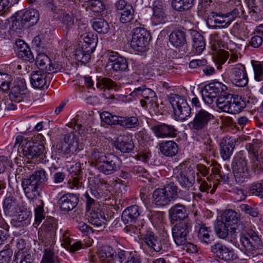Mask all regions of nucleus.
I'll return each mask as SVG.
<instances>
[{"mask_svg":"<svg viewBox=\"0 0 263 263\" xmlns=\"http://www.w3.org/2000/svg\"><path fill=\"white\" fill-rule=\"evenodd\" d=\"M245 2L252 19L254 21L260 20L261 18V14L257 2L255 0H245Z\"/></svg>","mask_w":263,"mask_h":263,"instance_id":"nucleus-35","label":"nucleus"},{"mask_svg":"<svg viewBox=\"0 0 263 263\" xmlns=\"http://www.w3.org/2000/svg\"><path fill=\"white\" fill-rule=\"evenodd\" d=\"M224 245L221 242H217L211 246V251L217 257L219 256V253H221Z\"/></svg>","mask_w":263,"mask_h":263,"instance_id":"nucleus-63","label":"nucleus"},{"mask_svg":"<svg viewBox=\"0 0 263 263\" xmlns=\"http://www.w3.org/2000/svg\"><path fill=\"white\" fill-rule=\"evenodd\" d=\"M263 39L261 36L256 35L251 38L250 45L254 48L259 47L262 43Z\"/></svg>","mask_w":263,"mask_h":263,"instance_id":"nucleus-64","label":"nucleus"},{"mask_svg":"<svg viewBox=\"0 0 263 263\" xmlns=\"http://www.w3.org/2000/svg\"><path fill=\"white\" fill-rule=\"evenodd\" d=\"M195 0H172L173 8L178 11H184L190 9L194 5Z\"/></svg>","mask_w":263,"mask_h":263,"instance_id":"nucleus-36","label":"nucleus"},{"mask_svg":"<svg viewBox=\"0 0 263 263\" xmlns=\"http://www.w3.org/2000/svg\"><path fill=\"white\" fill-rule=\"evenodd\" d=\"M251 64L254 72V78L257 82L263 81V62L251 60Z\"/></svg>","mask_w":263,"mask_h":263,"instance_id":"nucleus-42","label":"nucleus"},{"mask_svg":"<svg viewBox=\"0 0 263 263\" xmlns=\"http://www.w3.org/2000/svg\"><path fill=\"white\" fill-rule=\"evenodd\" d=\"M170 102L174 110L175 119L177 120H185L191 113V108L186 101L181 96L177 94H171Z\"/></svg>","mask_w":263,"mask_h":263,"instance_id":"nucleus-7","label":"nucleus"},{"mask_svg":"<svg viewBox=\"0 0 263 263\" xmlns=\"http://www.w3.org/2000/svg\"><path fill=\"white\" fill-rule=\"evenodd\" d=\"M50 59L44 53L38 54L35 59V64L37 66L45 71V66L50 64Z\"/></svg>","mask_w":263,"mask_h":263,"instance_id":"nucleus-50","label":"nucleus"},{"mask_svg":"<svg viewBox=\"0 0 263 263\" xmlns=\"http://www.w3.org/2000/svg\"><path fill=\"white\" fill-rule=\"evenodd\" d=\"M39 16V13L37 10L30 9L24 12L22 15V20L26 23H28V26H31L34 25L38 22Z\"/></svg>","mask_w":263,"mask_h":263,"instance_id":"nucleus-33","label":"nucleus"},{"mask_svg":"<svg viewBox=\"0 0 263 263\" xmlns=\"http://www.w3.org/2000/svg\"><path fill=\"white\" fill-rule=\"evenodd\" d=\"M93 28L101 34H106L110 30L108 23L103 18H97L92 23Z\"/></svg>","mask_w":263,"mask_h":263,"instance_id":"nucleus-37","label":"nucleus"},{"mask_svg":"<svg viewBox=\"0 0 263 263\" xmlns=\"http://www.w3.org/2000/svg\"><path fill=\"white\" fill-rule=\"evenodd\" d=\"M159 149L163 155L167 157H173L178 152V146L173 141H166L159 144Z\"/></svg>","mask_w":263,"mask_h":263,"instance_id":"nucleus-26","label":"nucleus"},{"mask_svg":"<svg viewBox=\"0 0 263 263\" xmlns=\"http://www.w3.org/2000/svg\"><path fill=\"white\" fill-rule=\"evenodd\" d=\"M80 43L79 44L80 47L85 50V52H93L96 48L97 43V38L91 33H85L81 35Z\"/></svg>","mask_w":263,"mask_h":263,"instance_id":"nucleus-24","label":"nucleus"},{"mask_svg":"<svg viewBox=\"0 0 263 263\" xmlns=\"http://www.w3.org/2000/svg\"><path fill=\"white\" fill-rule=\"evenodd\" d=\"M150 39L149 32L144 28L136 27L133 30L130 45L135 50L142 52L149 45Z\"/></svg>","mask_w":263,"mask_h":263,"instance_id":"nucleus-13","label":"nucleus"},{"mask_svg":"<svg viewBox=\"0 0 263 263\" xmlns=\"http://www.w3.org/2000/svg\"><path fill=\"white\" fill-rule=\"evenodd\" d=\"M78 201V197L73 194L63 195L58 201L61 210L67 212L73 210L77 206Z\"/></svg>","mask_w":263,"mask_h":263,"instance_id":"nucleus-23","label":"nucleus"},{"mask_svg":"<svg viewBox=\"0 0 263 263\" xmlns=\"http://www.w3.org/2000/svg\"><path fill=\"white\" fill-rule=\"evenodd\" d=\"M171 223L174 224L172 229L174 240L177 246L184 245L186 242L187 236L191 230V221L187 215L179 216L170 215Z\"/></svg>","mask_w":263,"mask_h":263,"instance_id":"nucleus-2","label":"nucleus"},{"mask_svg":"<svg viewBox=\"0 0 263 263\" xmlns=\"http://www.w3.org/2000/svg\"><path fill=\"white\" fill-rule=\"evenodd\" d=\"M13 263H32L33 259L30 254L17 252L14 256Z\"/></svg>","mask_w":263,"mask_h":263,"instance_id":"nucleus-49","label":"nucleus"},{"mask_svg":"<svg viewBox=\"0 0 263 263\" xmlns=\"http://www.w3.org/2000/svg\"><path fill=\"white\" fill-rule=\"evenodd\" d=\"M244 10L242 6H239V7H235L230 12L227 13L226 14L227 17H230L231 19H234L239 16L241 13L242 14H243Z\"/></svg>","mask_w":263,"mask_h":263,"instance_id":"nucleus-62","label":"nucleus"},{"mask_svg":"<svg viewBox=\"0 0 263 263\" xmlns=\"http://www.w3.org/2000/svg\"><path fill=\"white\" fill-rule=\"evenodd\" d=\"M77 12L76 10L71 12V15L66 12L60 14V21L63 24V31L68 33L72 31L75 28L74 17H76Z\"/></svg>","mask_w":263,"mask_h":263,"instance_id":"nucleus-25","label":"nucleus"},{"mask_svg":"<svg viewBox=\"0 0 263 263\" xmlns=\"http://www.w3.org/2000/svg\"><path fill=\"white\" fill-rule=\"evenodd\" d=\"M57 220L51 216H47V219L43 224L44 230H53L55 232L57 228Z\"/></svg>","mask_w":263,"mask_h":263,"instance_id":"nucleus-57","label":"nucleus"},{"mask_svg":"<svg viewBox=\"0 0 263 263\" xmlns=\"http://www.w3.org/2000/svg\"><path fill=\"white\" fill-rule=\"evenodd\" d=\"M102 123L108 125H119L120 116L112 115L108 111H103L100 114Z\"/></svg>","mask_w":263,"mask_h":263,"instance_id":"nucleus-40","label":"nucleus"},{"mask_svg":"<svg viewBox=\"0 0 263 263\" xmlns=\"http://www.w3.org/2000/svg\"><path fill=\"white\" fill-rule=\"evenodd\" d=\"M246 102L242 97L233 95L231 100L230 113L237 114L242 110L246 106Z\"/></svg>","mask_w":263,"mask_h":263,"instance_id":"nucleus-30","label":"nucleus"},{"mask_svg":"<svg viewBox=\"0 0 263 263\" xmlns=\"http://www.w3.org/2000/svg\"><path fill=\"white\" fill-rule=\"evenodd\" d=\"M221 252L219 254V258L224 261H230L236 259V256L235 254L233 249L226 247L225 245Z\"/></svg>","mask_w":263,"mask_h":263,"instance_id":"nucleus-45","label":"nucleus"},{"mask_svg":"<svg viewBox=\"0 0 263 263\" xmlns=\"http://www.w3.org/2000/svg\"><path fill=\"white\" fill-rule=\"evenodd\" d=\"M61 68V65L55 62L52 63L50 61V64L48 66H45V72L49 74V77H51V73L58 72Z\"/></svg>","mask_w":263,"mask_h":263,"instance_id":"nucleus-60","label":"nucleus"},{"mask_svg":"<svg viewBox=\"0 0 263 263\" xmlns=\"http://www.w3.org/2000/svg\"><path fill=\"white\" fill-rule=\"evenodd\" d=\"M105 9V6L99 0H89L86 3V10L94 13H100Z\"/></svg>","mask_w":263,"mask_h":263,"instance_id":"nucleus-44","label":"nucleus"},{"mask_svg":"<svg viewBox=\"0 0 263 263\" xmlns=\"http://www.w3.org/2000/svg\"><path fill=\"white\" fill-rule=\"evenodd\" d=\"M134 10L132 6H128L126 10H124L121 13L120 18V22L122 23H127L130 22L133 19Z\"/></svg>","mask_w":263,"mask_h":263,"instance_id":"nucleus-51","label":"nucleus"},{"mask_svg":"<svg viewBox=\"0 0 263 263\" xmlns=\"http://www.w3.org/2000/svg\"><path fill=\"white\" fill-rule=\"evenodd\" d=\"M238 248L248 256L255 257L257 251L262 247L261 239L252 230L240 234L239 241H237Z\"/></svg>","mask_w":263,"mask_h":263,"instance_id":"nucleus-3","label":"nucleus"},{"mask_svg":"<svg viewBox=\"0 0 263 263\" xmlns=\"http://www.w3.org/2000/svg\"><path fill=\"white\" fill-rule=\"evenodd\" d=\"M232 167L236 181L238 182L242 183L245 179L249 178L250 171L247 160L240 154L235 156L232 161Z\"/></svg>","mask_w":263,"mask_h":263,"instance_id":"nucleus-10","label":"nucleus"},{"mask_svg":"<svg viewBox=\"0 0 263 263\" xmlns=\"http://www.w3.org/2000/svg\"><path fill=\"white\" fill-rule=\"evenodd\" d=\"M87 219L90 223L97 227L101 226L106 221L104 215H89Z\"/></svg>","mask_w":263,"mask_h":263,"instance_id":"nucleus-53","label":"nucleus"},{"mask_svg":"<svg viewBox=\"0 0 263 263\" xmlns=\"http://www.w3.org/2000/svg\"><path fill=\"white\" fill-rule=\"evenodd\" d=\"M214 119L213 114L205 109H200L195 113L193 120L188 124V126L193 132L200 133L207 129Z\"/></svg>","mask_w":263,"mask_h":263,"instance_id":"nucleus-8","label":"nucleus"},{"mask_svg":"<svg viewBox=\"0 0 263 263\" xmlns=\"http://www.w3.org/2000/svg\"><path fill=\"white\" fill-rule=\"evenodd\" d=\"M116 147L122 153H129L133 150L134 145L132 140L126 137L118 142Z\"/></svg>","mask_w":263,"mask_h":263,"instance_id":"nucleus-43","label":"nucleus"},{"mask_svg":"<svg viewBox=\"0 0 263 263\" xmlns=\"http://www.w3.org/2000/svg\"><path fill=\"white\" fill-rule=\"evenodd\" d=\"M229 78L231 83L237 87L246 86L249 82L248 73L244 65L238 63L229 70Z\"/></svg>","mask_w":263,"mask_h":263,"instance_id":"nucleus-11","label":"nucleus"},{"mask_svg":"<svg viewBox=\"0 0 263 263\" xmlns=\"http://www.w3.org/2000/svg\"><path fill=\"white\" fill-rule=\"evenodd\" d=\"M220 154L223 160L229 159L232 155L235 145L230 139H222L219 143Z\"/></svg>","mask_w":263,"mask_h":263,"instance_id":"nucleus-28","label":"nucleus"},{"mask_svg":"<svg viewBox=\"0 0 263 263\" xmlns=\"http://www.w3.org/2000/svg\"><path fill=\"white\" fill-rule=\"evenodd\" d=\"M129 96L135 99H139L142 97L143 99L140 100V104L142 107L145 106L147 104L153 105L157 101V97L155 91L144 86L135 88Z\"/></svg>","mask_w":263,"mask_h":263,"instance_id":"nucleus-15","label":"nucleus"},{"mask_svg":"<svg viewBox=\"0 0 263 263\" xmlns=\"http://www.w3.org/2000/svg\"><path fill=\"white\" fill-rule=\"evenodd\" d=\"M3 209L5 213H15L18 214L30 213L31 212L30 208L26 203L22 202L17 204L16 198L13 196L7 197L3 201Z\"/></svg>","mask_w":263,"mask_h":263,"instance_id":"nucleus-17","label":"nucleus"},{"mask_svg":"<svg viewBox=\"0 0 263 263\" xmlns=\"http://www.w3.org/2000/svg\"><path fill=\"white\" fill-rule=\"evenodd\" d=\"M233 95L224 92L215 100L216 105L223 111L230 113Z\"/></svg>","mask_w":263,"mask_h":263,"instance_id":"nucleus-27","label":"nucleus"},{"mask_svg":"<svg viewBox=\"0 0 263 263\" xmlns=\"http://www.w3.org/2000/svg\"><path fill=\"white\" fill-rule=\"evenodd\" d=\"M229 227L217 217L216 224L215 225V231L217 236L221 239H225L229 235Z\"/></svg>","mask_w":263,"mask_h":263,"instance_id":"nucleus-41","label":"nucleus"},{"mask_svg":"<svg viewBox=\"0 0 263 263\" xmlns=\"http://www.w3.org/2000/svg\"><path fill=\"white\" fill-rule=\"evenodd\" d=\"M12 81L11 77L6 73L0 72V87L5 90L10 88V84Z\"/></svg>","mask_w":263,"mask_h":263,"instance_id":"nucleus-56","label":"nucleus"},{"mask_svg":"<svg viewBox=\"0 0 263 263\" xmlns=\"http://www.w3.org/2000/svg\"><path fill=\"white\" fill-rule=\"evenodd\" d=\"M186 212L187 208L185 205L177 203L171 207L169 214H185Z\"/></svg>","mask_w":263,"mask_h":263,"instance_id":"nucleus-61","label":"nucleus"},{"mask_svg":"<svg viewBox=\"0 0 263 263\" xmlns=\"http://www.w3.org/2000/svg\"><path fill=\"white\" fill-rule=\"evenodd\" d=\"M55 235V232L53 230H44L39 236L40 240L45 243V245H50L53 243Z\"/></svg>","mask_w":263,"mask_h":263,"instance_id":"nucleus-47","label":"nucleus"},{"mask_svg":"<svg viewBox=\"0 0 263 263\" xmlns=\"http://www.w3.org/2000/svg\"><path fill=\"white\" fill-rule=\"evenodd\" d=\"M47 180L44 170H39L34 172L22 181V185L25 196L29 200H33L39 195L40 184Z\"/></svg>","mask_w":263,"mask_h":263,"instance_id":"nucleus-4","label":"nucleus"},{"mask_svg":"<svg viewBox=\"0 0 263 263\" xmlns=\"http://www.w3.org/2000/svg\"><path fill=\"white\" fill-rule=\"evenodd\" d=\"M143 241L149 247L153 248L156 252L161 251L157 238L154 232L147 231L144 235Z\"/></svg>","mask_w":263,"mask_h":263,"instance_id":"nucleus-34","label":"nucleus"},{"mask_svg":"<svg viewBox=\"0 0 263 263\" xmlns=\"http://www.w3.org/2000/svg\"><path fill=\"white\" fill-rule=\"evenodd\" d=\"M13 251L9 248L0 251V263H9Z\"/></svg>","mask_w":263,"mask_h":263,"instance_id":"nucleus-58","label":"nucleus"},{"mask_svg":"<svg viewBox=\"0 0 263 263\" xmlns=\"http://www.w3.org/2000/svg\"><path fill=\"white\" fill-rule=\"evenodd\" d=\"M27 87L24 79H17L13 83V86L10 89V98L17 102L22 100L27 92Z\"/></svg>","mask_w":263,"mask_h":263,"instance_id":"nucleus-20","label":"nucleus"},{"mask_svg":"<svg viewBox=\"0 0 263 263\" xmlns=\"http://www.w3.org/2000/svg\"><path fill=\"white\" fill-rule=\"evenodd\" d=\"M85 50L82 49L78 46V47L76 49L74 53L75 59L82 63H87L90 59L91 52H86L85 51Z\"/></svg>","mask_w":263,"mask_h":263,"instance_id":"nucleus-46","label":"nucleus"},{"mask_svg":"<svg viewBox=\"0 0 263 263\" xmlns=\"http://www.w3.org/2000/svg\"><path fill=\"white\" fill-rule=\"evenodd\" d=\"M170 41L176 48L183 46L186 43L185 33L179 30L174 31L170 35Z\"/></svg>","mask_w":263,"mask_h":263,"instance_id":"nucleus-29","label":"nucleus"},{"mask_svg":"<svg viewBox=\"0 0 263 263\" xmlns=\"http://www.w3.org/2000/svg\"><path fill=\"white\" fill-rule=\"evenodd\" d=\"M193 47L195 50V53L200 54L205 49V42L203 35L195 31L193 34Z\"/></svg>","mask_w":263,"mask_h":263,"instance_id":"nucleus-31","label":"nucleus"},{"mask_svg":"<svg viewBox=\"0 0 263 263\" xmlns=\"http://www.w3.org/2000/svg\"><path fill=\"white\" fill-rule=\"evenodd\" d=\"M119 125L127 128H136L139 125V121L135 116H120Z\"/></svg>","mask_w":263,"mask_h":263,"instance_id":"nucleus-39","label":"nucleus"},{"mask_svg":"<svg viewBox=\"0 0 263 263\" xmlns=\"http://www.w3.org/2000/svg\"><path fill=\"white\" fill-rule=\"evenodd\" d=\"M178 190V186L173 182L165 184L163 188L157 189L153 194L154 203L161 206L168 205L177 198Z\"/></svg>","mask_w":263,"mask_h":263,"instance_id":"nucleus-6","label":"nucleus"},{"mask_svg":"<svg viewBox=\"0 0 263 263\" xmlns=\"http://www.w3.org/2000/svg\"><path fill=\"white\" fill-rule=\"evenodd\" d=\"M195 171L184 161L173 169V177L185 189L192 187L195 182Z\"/></svg>","mask_w":263,"mask_h":263,"instance_id":"nucleus-5","label":"nucleus"},{"mask_svg":"<svg viewBox=\"0 0 263 263\" xmlns=\"http://www.w3.org/2000/svg\"><path fill=\"white\" fill-rule=\"evenodd\" d=\"M227 89V86L221 82H211L204 86L202 93V98L206 104L211 105L220 96V94L226 91Z\"/></svg>","mask_w":263,"mask_h":263,"instance_id":"nucleus-12","label":"nucleus"},{"mask_svg":"<svg viewBox=\"0 0 263 263\" xmlns=\"http://www.w3.org/2000/svg\"><path fill=\"white\" fill-rule=\"evenodd\" d=\"M79 147V141L75 134L73 132L63 135L61 144L57 145V148L65 154H74Z\"/></svg>","mask_w":263,"mask_h":263,"instance_id":"nucleus-14","label":"nucleus"},{"mask_svg":"<svg viewBox=\"0 0 263 263\" xmlns=\"http://www.w3.org/2000/svg\"><path fill=\"white\" fill-rule=\"evenodd\" d=\"M106 56L108 61L105 67L106 72L110 70L116 72L128 70V63L127 60L117 52L108 50L106 52Z\"/></svg>","mask_w":263,"mask_h":263,"instance_id":"nucleus-9","label":"nucleus"},{"mask_svg":"<svg viewBox=\"0 0 263 263\" xmlns=\"http://www.w3.org/2000/svg\"><path fill=\"white\" fill-rule=\"evenodd\" d=\"M51 79L45 72L41 71H33L30 77V83L32 87L35 88H42L44 87L47 83H50Z\"/></svg>","mask_w":263,"mask_h":263,"instance_id":"nucleus-22","label":"nucleus"},{"mask_svg":"<svg viewBox=\"0 0 263 263\" xmlns=\"http://www.w3.org/2000/svg\"><path fill=\"white\" fill-rule=\"evenodd\" d=\"M198 237L201 241L207 245L211 243L213 240L209 234V228L204 226L200 227L198 232Z\"/></svg>","mask_w":263,"mask_h":263,"instance_id":"nucleus-48","label":"nucleus"},{"mask_svg":"<svg viewBox=\"0 0 263 263\" xmlns=\"http://www.w3.org/2000/svg\"><path fill=\"white\" fill-rule=\"evenodd\" d=\"M23 151L27 159H31L44 155L45 146L43 143L29 142L24 146Z\"/></svg>","mask_w":263,"mask_h":263,"instance_id":"nucleus-19","label":"nucleus"},{"mask_svg":"<svg viewBox=\"0 0 263 263\" xmlns=\"http://www.w3.org/2000/svg\"><path fill=\"white\" fill-rule=\"evenodd\" d=\"M84 196L86 199V212L95 214L94 208L96 206V200L92 198L87 192L84 194Z\"/></svg>","mask_w":263,"mask_h":263,"instance_id":"nucleus-54","label":"nucleus"},{"mask_svg":"<svg viewBox=\"0 0 263 263\" xmlns=\"http://www.w3.org/2000/svg\"><path fill=\"white\" fill-rule=\"evenodd\" d=\"M91 158L99 172L104 175L113 174L120 168L119 158L112 154H105L100 148L94 149L91 154Z\"/></svg>","mask_w":263,"mask_h":263,"instance_id":"nucleus-1","label":"nucleus"},{"mask_svg":"<svg viewBox=\"0 0 263 263\" xmlns=\"http://www.w3.org/2000/svg\"><path fill=\"white\" fill-rule=\"evenodd\" d=\"M96 85L98 88L101 89L104 88L111 89L116 86V84L109 78H103L97 82Z\"/></svg>","mask_w":263,"mask_h":263,"instance_id":"nucleus-55","label":"nucleus"},{"mask_svg":"<svg viewBox=\"0 0 263 263\" xmlns=\"http://www.w3.org/2000/svg\"><path fill=\"white\" fill-rule=\"evenodd\" d=\"M116 251L110 247L105 246L98 253V257L102 261L110 262L114 260Z\"/></svg>","mask_w":263,"mask_h":263,"instance_id":"nucleus-32","label":"nucleus"},{"mask_svg":"<svg viewBox=\"0 0 263 263\" xmlns=\"http://www.w3.org/2000/svg\"><path fill=\"white\" fill-rule=\"evenodd\" d=\"M153 13L152 21L155 25L165 23L167 15L165 12V8L162 2L155 1L153 4Z\"/></svg>","mask_w":263,"mask_h":263,"instance_id":"nucleus-21","label":"nucleus"},{"mask_svg":"<svg viewBox=\"0 0 263 263\" xmlns=\"http://www.w3.org/2000/svg\"><path fill=\"white\" fill-rule=\"evenodd\" d=\"M239 215H220L218 216L219 219L227 225L231 227V229H235V226L240 222Z\"/></svg>","mask_w":263,"mask_h":263,"instance_id":"nucleus-38","label":"nucleus"},{"mask_svg":"<svg viewBox=\"0 0 263 263\" xmlns=\"http://www.w3.org/2000/svg\"><path fill=\"white\" fill-rule=\"evenodd\" d=\"M17 56L20 59L28 61L30 63H32L34 61L33 54L31 52L30 48L22 52H20V53L17 54Z\"/></svg>","mask_w":263,"mask_h":263,"instance_id":"nucleus-59","label":"nucleus"},{"mask_svg":"<svg viewBox=\"0 0 263 263\" xmlns=\"http://www.w3.org/2000/svg\"><path fill=\"white\" fill-rule=\"evenodd\" d=\"M151 129L157 138H166L175 137L177 129L174 126L164 123H158L151 127Z\"/></svg>","mask_w":263,"mask_h":263,"instance_id":"nucleus-18","label":"nucleus"},{"mask_svg":"<svg viewBox=\"0 0 263 263\" xmlns=\"http://www.w3.org/2000/svg\"><path fill=\"white\" fill-rule=\"evenodd\" d=\"M246 148L253 167H257L263 160V144L257 140H253L252 143H247Z\"/></svg>","mask_w":263,"mask_h":263,"instance_id":"nucleus-16","label":"nucleus"},{"mask_svg":"<svg viewBox=\"0 0 263 263\" xmlns=\"http://www.w3.org/2000/svg\"><path fill=\"white\" fill-rule=\"evenodd\" d=\"M57 260V257L55 255L53 249L47 248L44 251V254L41 263H55Z\"/></svg>","mask_w":263,"mask_h":263,"instance_id":"nucleus-52","label":"nucleus"}]
</instances>
